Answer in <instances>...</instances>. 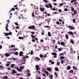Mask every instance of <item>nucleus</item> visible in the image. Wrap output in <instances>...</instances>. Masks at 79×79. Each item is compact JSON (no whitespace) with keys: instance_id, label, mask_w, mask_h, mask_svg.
I'll return each instance as SVG.
<instances>
[{"instance_id":"20e7f679","label":"nucleus","mask_w":79,"mask_h":79,"mask_svg":"<svg viewBox=\"0 0 79 79\" xmlns=\"http://www.w3.org/2000/svg\"><path fill=\"white\" fill-rule=\"evenodd\" d=\"M52 55H55L53 56L54 58H56V57H57L56 56H57V55L56 54V52H52Z\"/></svg>"},{"instance_id":"7c9ffc66","label":"nucleus","mask_w":79,"mask_h":79,"mask_svg":"<svg viewBox=\"0 0 79 79\" xmlns=\"http://www.w3.org/2000/svg\"><path fill=\"white\" fill-rule=\"evenodd\" d=\"M4 35H5V36H8L9 34L8 33H6Z\"/></svg>"},{"instance_id":"f8f14e48","label":"nucleus","mask_w":79,"mask_h":79,"mask_svg":"<svg viewBox=\"0 0 79 79\" xmlns=\"http://www.w3.org/2000/svg\"><path fill=\"white\" fill-rule=\"evenodd\" d=\"M71 67L70 65H69L67 66V70H69V69H71Z\"/></svg>"},{"instance_id":"58836bf2","label":"nucleus","mask_w":79,"mask_h":79,"mask_svg":"<svg viewBox=\"0 0 79 79\" xmlns=\"http://www.w3.org/2000/svg\"><path fill=\"white\" fill-rule=\"evenodd\" d=\"M46 19V21H48V23H50V19Z\"/></svg>"},{"instance_id":"ea45409f","label":"nucleus","mask_w":79,"mask_h":79,"mask_svg":"<svg viewBox=\"0 0 79 79\" xmlns=\"http://www.w3.org/2000/svg\"><path fill=\"white\" fill-rule=\"evenodd\" d=\"M63 6V3H61L60 4L59 6L60 7H61V6Z\"/></svg>"},{"instance_id":"a211bd4d","label":"nucleus","mask_w":79,"mask_h":79,"mask_svg":"<svg viewBox=\"0 0 79 79\" xmlns=\"http://www.w3.org/2000/svg\"><path fill=\"white\" fill-rule=\"evenodd\" d=\"M15 9L14 8H11V10L10 11V13L11 12L10 11H15Z\"/></svg>"},{"instance_id":"de8ad7c7","label":"nucleus","mask_w":79,"mask_h":79,"mask_svg":"<svg viewBox=\"0 0 79 79\" xmlns=\"http://www.w3.org/2000/svg\"><path fill=\"white\" fill-rule=\"evenodd\" d=\"M32 17H34L35 16H34V12H32Z\"/></svg>"},{"instance_id":"864d4df0","label":"nucleus","mask_w":79,"mask_h":79,"mask_svg":"<svg viewBox=\"0 0 79 79\" xmlns=\"http://www.w3.org/2000/svg\"><path fill=\"white\" fill-rule=\"evenodd\" d=\"M5 28L6 30V31H8V27H5Z\"/></svg>"},{"instance_id":"6e6d98bb","label":"nucleus","mask_w":79,"mask_h":79,"mask_svg":"<svg viewBox=\"0 0 79 79\" xmlns=\"http://www.w3.org/2000/svg\"><path fill=\"white\" fill-rule=\"evenodd\" d=\"M25 57H26V59H27V58H29V56L27 55H25Z\"/></svg>"},{"instance_id":"393cba45","label":"nucleus","mask_w":79,"mask_h":79,"mask_svg":"<svg viewBox=\"0 0 79 79\" xmlns=\"http://www.w3.org/2000/svg\"><path fill=\"white\" fill-rule=\"evenodd\" d=\"M65 37L66 39H69L68 35L67 34H66L65 35Z\"/></svg>"},{"instance_id":"49530a36","label":"nucleus","mask_w":79,"mask_h":79,"mask_svg":"<svg viewBox=\"0 0 79 79\" xmlns=\"http://www.w3.org/2000/svg\"><path fill=\"white\" fill-rule=\"evenodd\" d=\"M68 9L67 8H64V11H68Z\"/></svg>"},{"instance_id":"a18cd8bd","label":"nucleus","mask_w":79,"mask_h":79,"mask_svg":"<svg viewBox=\"0 0 79 79\" xmlns=\"http://www.w3.org/2000/svg\"><path fill=\"white\" fill-rule=\"evenodd\" d=\"M5 66H7V67L9 66H10V64H5Z\"/></svg>"},{"instance_id":"ddd939ff","label":"nucleus","mask_w":79,"mask_h":79,"mask_svg":"<svg viewBox=\"0 0 79 79\" xmlns=\"http://www.w3.org/2000/svg\"><path fill=\"white\" fill-rule=\"evenodd\" d=\"M40 58H45L46 56H44L43 55L40 54Z\"/></svg>"},{"instance_id":"680f3d73","label":"nucleus","mask_w":79,"mask_h":79,"mask_svg":"<svg viewBox=\"0 0 79 79\" xmlns=\"http://www.w3.org/2000/svg\"><path fill=\"white\" fill-rule=\"evenodd\" d=\"M73 48H71L70 49V51H72V52H73Z\"/></svg>"},{"instance_id":"4c0bfd02","label":"nucleus","mask_w":79,"mask_h":79,"mask_svg":"<svg viewBox=\"0 0 79 79\" xmlns=\"http://www.w3.org/2000/svg\"><path fill=\"white\" fill-rule=\"evenodd\" d=\"M14 23L15 24L16 26H19V24L18 23V22H15Z\"/></svg>"},{"instance_id":"e2e57ef3","label":"nucleus","mask_w":79,"mask_h":79,"mask_svg":"<svg viewBox=\"0 0 79 79\" xmlns=\"http://www.w3.org/2000/svg\"><path fill=\"white\" fill-rule=\"evenodd\" d=\"M57 64L58 65H60V62L57 61Z\"/></svg>"},{"instance_id":"603ef678","label":"nucleus","mask_w":79,"mask_h":79,"mask_svg":"<svg viewBox=\"0 0 79 79\" xmlns=\"http://www.w3.org/2000/svg\"><path fill=\"white\" fill-rule=\"evenodd\" d=\"M9 35H12V33L11 32H9L8 33Z\"/></svg>"},{"instance_id":"13d9d810","label":"nucleus","mask_w":79,"mask_h":79,"mask_svg":"<svg viewBox=\"0 0 79 79\" xmlns=\"http://www.w3.org/2000/svg\"><path fill=\"white\" fill-rule=\"evenodd\" d=\"M20 68H21V69H23V68L24 67H23V66H20Z\"/></svg>"},{"instance_id":"cd10ccee","label":"nucleus","mask_w":79,"mask_h":79,"mask_svg":"<svg viewBox=\"0 0 79 79\" xmlns=\"http://www.w3.org/2000/svg\"><path fill=\"white\" fill-rule=\"evenodd\" d=\"M5 55H6V56L8 57V56H10V54H8V53H6L5 54Z\"/></svg>"},{"instance_id":"f704fd0d","label":"nucleus","mask_w":79,"mask_h":79,"mask_svg":"<svg viewBox=\"0 0 79 79\" xmlns=\"http://www.w3.org/2000/svg\"><path fill=\"white\" fill-rule=\"evenodd\" d=\"M14 55H18V52H16L15 53Z\"/></svg>"},{"instance_id":"7ed1b4c3","label":"nucleus","mask_w":79,"mask_h":79,"mask_svg":"<svg viewBox=\"0 0 79 79\" xmlns=\"http://www.w3.org/2000/svg\"><path fill=\"white\" fill-rule=\"evenodd\" d=\"M68 34L69 35H73L72 36L74 37V36L73 35H74V34L72 32V31H69L68 32Z\"/></svg>"},{"instance_id":"a878e982","label":"nucleus","mask_w":79,"mask_h":79,"mask_svg":"<svg viewBox=\"0 0 79 79\" xmlns=\"http://www.w3.org/2000/svg\"><path fill=\"white\" fill-rule=\"evenodd\" d=\"M57 50L59 52H60L62 50V49H61V48H58Z\"/></svg>"},{"instance_id":"bb28decb","label":"nucleus","mask_w":79,"mask_h":79,"mask_svg":"<svg viewBox=\"0 0 79 79\" xmlns=\"http://www.w3.org/2000/svg\"><path fill=\"white\" fill-rule=\"evenodd\" d=\"M73 69L74 70H77V68H76L75 66H73Z\"/></svg>"},{"instance_id":"79ce46f5","label":"nucleus","mask_w":79,"mask_h":79,"mask_svg":"<svg viewBox=\"0 0 79 79\" xmlns=\"http://www.w3.org/2000/svg\"><path fill=\"white\" fill-rule=\"evenodd\" d=\"M31 37H32V38H33V39H35V37L34 36V35H31Z\"/></svg>"},{"instance_id":"4be33fe9","label":"nucleus","mask_w":79,"mask_h":79,"mask_svg":"<svg viewBox=\"0 0 79 79\" xmlns=\"http://www.w3.org/2000/svg\"><path fill=\"white\" fill-rule=\"evenodd\" d=\"M60 44L61 45H65V44H64V42H61L60 43Z\"/></svg>"},{"instance_id":"473e14b6","label":"nucleus","mask_w":79,"mask_h":79,"mask_svg":"<svg viewBox=\"0 0 79 79\" xmlns=\"http://www.w3.org/2000/svg\"><path fill=\"white\" fill-rule=\"evenodd\" d=\"M55 70L56 71H58V67H55Z\"/></svg>"},{"instance_id":"0e129e2a","label":"nucleus","mask_w":79,"mask_h":79,"mask_svg":"<svg viewBox=\"0 0 79 79\" xmlns=\"http://www.w3.org/2000/svg\"><path fill=\"white\" fill-rule=\"evenodd\" d=\"M16 75H17V76H20V75H21V74H19V73H17Z\"/></svg>"},{"instance_id":"5fc2aeb1","label":"nucleus","mask_w":79,"mask_h":79,"mask_svg":"<svg viewBox=\"0 0 79 79\" xmlns=\"http://www.w3.org/2000/svg\"><path fill=\"white\" fill-rule=\"evenodd\" d=\"M11 47L12 48H13V47H15V45L12 44L11 45Z\"/></svg>"},{"instance_id":"0eeeda50","label":"nucleus","mask_w":79,"mask_h":79,"mask_svg":"<svg viewBox=\"0 0 79 79\" xmlns=\"http://www.w3.org/2000/svg\"><path fill=\"white\" fill-rule=\"evenodd\" d=\"M23 51H21L19 52V55L20 56H24V55L23 54Z\"/></svg>"},{"instance_id":"c85d7f7f","label":"nucleus","mask_w":79,"mask_h":79,"mask_svg":"<svg viewBox=\"0 0 79 79\" xmlns=\"http://www.w3.org/2000/svg\"><path fill=\"white\" fill-rule=\"evenodd\" d=\"M22 58L23 59L24 61H26V57H25V56H23L22 57Z\"/></svg>"},{"instance_id":"4d7b16f0","label":"nucleus","mask_w":79,"mask_h":79,"mask_svg":"<svg viewBox=\"0 0 79 79\" xmlns=\"http://www.w3.org/2000/svg\"><path fill=\"white\" fill-rule=\"evenodd\" d=\"M59 13H61V12H62V10H61V9H59Z\"/></svg>"},{"instance_id":"c03bdc74","label":"nucleus","mask_w":79,"mask_h":79,"mask_svg":"<svg viewBox=\"0 0 79 79\" xmlns=\"http://www.w3.org/2000/svg\"><path fill=\"white\" fill-rule=\"evenodd\" d=\"M54 74L55 75V76H56V77H58V74H57V73H56L55 72L54 73Z\"/></svg>"},{"instance_id":"3c124183","label":"nucleus","mask_w":79,"mask_h":79,"mask_svg":"<svg viewBox=\"0 0 79 79\" xmlns=\"http://www.w3.org/2000/svg\"><path fill=\"white\" fill-rule=\"evenodd\" d=\"M63 62H64V60H61V64H63L64 63H63Z\"/></svg>"},{"instance_id":"09e8293b","label":"nucleus","mask_w":79,"mask_h":79,"mask_svg":"<svg viewBox=\"0 0 79 79\" xmlns=\"http://www.w3.org/2000/svg\"><path fill=\"white\" fill-rule=\"evenodd\" d=\"M44 27H46L47 28H50V27L48 26H46Z\"/></svg>"},{"instance_id":"1a4fd4ad","label":"nucleus","mask_w":79,"mask_h":79,"mask_svg":"<svg viewBox=\"0 0 79 79\" xmlns=\"http://www.w3.org/2000/svg\"><path fill=\"white\" fill-rule=\"evenodd\" d=\"M35 68H36V71H38V70L39 69L40 67H39V66H38V65H36Z\"/></svg>"},{"instance_id":"6e6552de","label":"nucleus","mask_w":79,"mask_h":79,"mask_svg":"<svg viewBox=\"0 0 79 79\" xmlns=\"http://www.w3.org/2000/svg\"><path fill=\"white\" fill-rule=\"evenodd\" d=\"M45 8L43 7L42 8V7H41V8H40V10L41 11H45Z\"/></svg>"},{"instance_id":"c9c22d12","label":"nucleus","mask_w":79,"mask_h":79,"mask_svg":"<svg viewBox=\"0 0 79 79\" xmlns=\"http://www.w3.org/2000/svg\"><path fill=\"white\" fill-rule=\"evenodd\" d=\"M48 5H49V7L52 8V6L50 4H48Z\"/></svg>"},{"instance_id":"774afa93","label":"nucleus","mask_w":79,"mask_h":79,"mask_svg":"<svg viewBox=\"0 0 79 79\" xmlns=\"http://www.w3.org/2000/svg\"><path fill=\"white\" fill-rule=\"evenodd\" d=\"M2 48V46L1 45H0V49Z\"/></svg>"},{"instance_id":"b1692460","label":"nucleus","mask_w":79,"mask_h":79,"mask_svg":"<svg viewBox=\"0 0 79 79\" xmlns=\"http://www.w3.org/2000/svg\"><path fill=\"white\" fill-rule=\"evenodd\" d=\"M49 77H50V79H53V75H49Z\"/></svg>"},{"instance_id":"dca6fc26","label":"nucleus","mask_w":79,"mask_h":79,"mask_svg":"<svg viewBox=\"0 0 79 79\" xmlns=\"http://www.w3.org/2000/svg\"><path fill=\"white\" fill-rule=\"evenodd\" d=\"M47 71H52V69L50 68H48L47 69Z\"/></svg>"},{"instance_id":"c756f323","label":"nucleus","mask_w":79,"mask_h":79,"mask_svg":"<svg viewBox=\"0 0 79 79\" xmlns=\"http://www.w3.org/2000/svg\"><path fill=\"white\" fill-rule=\"evenodd\" d=\"M73 23H76V19H73Z\"/></svg>"},{"instance_id":"39448f33","label":"nucleus","mask_w":79,"mask_h":79,"mask_svg":"<svg viewBox=\"0 0 79 79\" xmlns=\"http://www.w3.org/2000/svg\"><path fill=\"white\" fill-rule=\"evenodd\" d=\"M15 68H16V69L19 72H21V71H22V70L21 69H19L18 67H15Z\"/></svg>"},{"instance_id":"bf43d9fd","label":"nucleus","mask_w":79,"mask_h":79,"mask_svg":"<svg viewBox=\"0 0 79 79\" xmlns=\"http://www.w3.org/2000/svg\"><path fill=\"white\" fill-rule=\"evenodd\" d=\"M15 28L16 29H18L19 28V27H16Z\"/></svg>"},{"instance_id":"8fccbe9b","label":"nucleus","mask_w":79,"mask_h":79,"mask_svg":"<svg viewBox=\"0 0 79 79\" xmlns=\"http://www.w3.org/2000/svg\"><path fill=\"white\" fill-rule=\"evenodd\" d=\"M19 39H23V38L22 37H19Z\"/></svg>"},{"instance_id":"2f4dec72","label":"nucleus","mask_w":79,"mask_h":79,"mask_svg":"<svg viewBox=\"0 0 79 79\" xmlns=\"http://www.w3.org/2000/svg\"><path fill=\"white\" fill-rule=\"evenodd\" d=\"M71 10L73 12L74 11V8H73V7H71Z\"/></svg>"},{"instance_id":"6ab92c4d","label":"nucleus","mask_w":79,"mask_h":79,"mask_svg":"<svg viewBox=\"0 0 79 79\" xmlns=\"http://www.w3.org/2000/svg\"><path fill=\"white\" fill-rule=\"evenodd\" d=\"M70 42L73 44H74V41H73V39H71L70 40Z\"/></svg>"},{"instance_id":"9b49d317","label":"nucleus","mask_w":79,"mask_h":79,"mask_svg":"<svg viewBox=\"0 0 79 79\" xmlns=\"http://www.w3.org/2000/svg\"><path fill=\"white\" fill-rule=\"evenodd\" d=\"M73 72H74V70H71L69 72V74H71V73H73Z\"/></svg>"},{"instance_id":"338daca9","label":"nucleus","mask_w":79,"mask_h":79,"mask_svg":"<svg viewBox=\"0 0 79 79\" xmlns=\"http://www.w3.org/2000/svg\"><path fill=\"white\" fill-rule=\"evenodd\" d=\"M55 63V62L53 61H52L51 62V64H53Z\"/></svg>"},{"instance_id":"69168bd1","label":"nucleus","mask_w":79,"mask_h":79,"mask_svg":"<svg viewBox=\"0 0 79 79\" xmlns=\"http://www.w3.org/2000/svg\"><path fill=\"white\" fill-rule=\"evenodd\" d=\"M56 24H60V22H56Z\"/></svg>"},{"instance_id":"e433bc0d","label":"nucleus","mask_w":79,"mask_h":79,"mask_svg":"<svg viewBox=\"0 0 79 79\" xmlns=\"http://www.w3.org/2000/svg\"><path fill=\"white\" fill-rule=\"evenodd\" d=\"M77 3H78V2H75L73 4V5H77Z\"/></svg>"},{"instance_id":"412c9836","label":"nucleus","mask_w":79,"mask_h":79,"mask_svg":"<svg viewBox=\"0 0 79 79\" xmlns=\"http://www.w3.org/2000/svg\"><path fill=\"white\" fill-rule=\"evenodd\" d=\"M3 79H8V77H7V76L6 75H5V77H3Z\"/></svg>"},{"instance_id":"052dcab7","label":"nucleus","mask_w":79,"mask_h":79,"mask_svg":"<svg viewBox=\"0 0 79 79\" xmlns=\"http://www.w3.org/2000/svg\"><path fill=\"white\" fill-rule=\"evenodd\" d=\"M31 55H33V51H31Z\"/></svg>"},{"instance_id":"aec40b11","label":"nucleus","mask_w":79,"mask_h":79,"mask_svg":"<svg viewBox=\"0 0 79 79\" xmlns=\"http://www.w3.org/2000/svg\"><path fill=\"white\" fill-rule=\"evenodd\" d=\"M76 0H72L70 2L71 3H74V2H76Z\"/></svg>"},{"instance_id":"f3484780","label":"nucleus","mask_w":79,"mask_h":79,"mask_svg":"<svg viewBox=\"0 0 79 79\" xmlns=\"http://www.w3.org/2000/svg\"><path fill=\"white\" fill-rule=\"evenodd\" d=\"M51 41H52V43H53V44H55V42H56V41H55V40H52V39H51Z\"/></svg>"},{"instance_id":"2eb2a0df","label":"nucleus","mask_w":79,"mask_h":79,"mask_svg":"<svg viewBox=\"0 0 79 79\" xmlns=\"http://www.w3.org/2000/svg\"><path fill=\"white\" fill-rule=\"evenodd\" d=\"M10 67H11V68H14L15 67V64H11Z\"/></svg>"},{"instance_id":"9d476101","label":"nucleus","mask_w":79,"mask_h":79,"mask_svg":"<svg viewBox=\"0 0 79 79\" xmlns=\"http://www.w3.org/2000/svg\"><path fill=\"white\" fill-rule=\"evenodd\" d=\"M68 27H69V28L71 29V30H73V29H75V28L74 27H71V26H68Z\"/></svg>"},{"instance_id":"5701e85b","label":"nucleus","mask_w":79,"mask_h":79,"mask_svg":"<svg viewBox=\"0 0 79 79\" xmlns=\"http://www.w3.org/2000/svg\"><path fill=\"white\" fill-rule=\"evenodd\" d=\"M48 5V4H46L45 5V6L46 7V8H49V6Z\"/></svg>"},{"instance_id":"4468645a","label":"nucleus","mask_w":79,"mask_h":79,"mask_svg":"<svg viewBox=\"0 0 79 79\" xmlns=\"http://www.w3.org/2000/svg\"><path fill=\"white\" fill-rule=\"evenodd\" d=\"M44 73H45L47 75V76H48V74H49V73H48V71H44Z\"/></svg>"},{"instance_id":"423d86ee","label":"nucleus","mask_w":79,"mask_h":79,"mask_svg":"<svg viewBox=\"0 0 79 79\" xmlns=\"http://www.w3.org/2000/svg\"><path fill=\"white\" fill-rule=\"evenodd\" d=\"M11 73L13 74H16V73H17V72H16V71H15V70L13 69L12 70Z\"/></svg>"},{"instance_id":"72a5a7b5","label":"nucleus","mask_w":79,"mask_h":79,"mask_svg":"<svg viewBox=\"0 0 79 79\" xmlns=\"http://www.w3.org/2000/svg\"><path fill=\"white\" fill-rule=\"evenodd\" d=\"M48 36H52L51 35V33H50V32H48Z\"/></svg>"},{"instance_id":"37998d69","label":"nucleus","mask_w":79,"mask_h":79,"mask_svg":"<svg viewBox=\"0 0 79 79\" xmlns=\"http://www.w3.org/2000/svg\"><path fill=\"white\" fill-rule=\"evenodd\" d=\"M32 42H35V40H34V39H33V38H32Z\"/></svg>"},{"instance_id":"f03ea898","label":"nucleus","mask_w":79,"mask_h":79,"mask_svg":"<svg viewBox=\"0 0 79 79\" xmlns=\"http://www.w3.org/2000/svg\"><path fill=\"white\" fill-rule=\"evenodd\" d=\"M40 58L38 57H35L34 58V60L35 61H40Z\"/></svg>"},{"instance_id":"a19ab883","label":"nucleus","mask_w":79,"mask_h":79,"mask_svg":"<svg viewBox=\"0 0 79 79\" xmlns=\"http://www.w3.org/2000/svg\"><path fill=\"white\" fill-rule=\"evenodd\" d=\"M64 57H63V56H60V60H63V59H64Z\"/></svg>"},{"instance_id":"f257e3e1","label":"nucleus","mask_w":79,"mask_h":79,"mask_svg":"<svg viewBox=\"0 0 79 79\" xmlns=\"http://www.w3.org/2000/svg\"><path fill=\"white\" fill-rule=\"evenodd\" d=\"M29 29H33V30H36V28L34 25H32V26H30L28 27Z\"/></svg>"}]
</instances>
